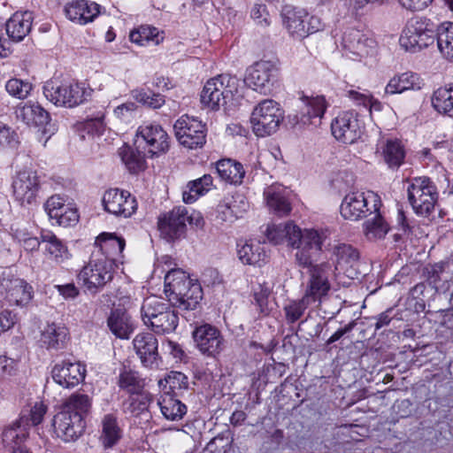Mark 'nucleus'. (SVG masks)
<instances>
[{"mask_svg": "<svg viewBox=\"0 0 453 453\" xmlns=\"http://www.w3.org/2000/svg\"><path fill=\"white\" fill-rule=\"evenodd\" d=\"M100 5L96 3H88L86 0H75L68 3L65 7L66 17L73 22L85 25L95 19L100 13Z\"/></svg>", "mask_w": 453, "mask_h": 453, "instance_id": "c756f323", "label": "nucleus"}, {"mask_svg": "<svg viewBox=\"0 0 453 453\" xmlns=\"http://www.w3.org/2000/svg\"><path fill=\"white\" fill-rule=\"evenodd\" d=\"M158 386L165 391V394L170 392V395H177V390L188 388V380L184 373L172 371L164 380H160L158 381Z\"/></svg>", "mask_w": 453, "mask_h": 453, "instance_id": "3c124183", "label": "nucleus"}, {"mask_svg": "<svg viewBox=\"0 0 453 453\" xmlns=\"http://www.w3.org/2000/svg\"><path fill=\"white\" fill-rule=\"evenodd\" d=\"M125 245V240L115 234L102 233L96 237L91 254L99 255V258L111 260L117 265L122 257Z\"/></svg>", "mask_w": 453, "mask_h": 453, "instance_id": "393cba45", "label": "nucleus"}, {"mask_svg": "<svg viewBox=\"0 0 453 453\" xmlns=\"http://www.w3.org/2000/svg\"><path fill=\"white\" fill-rule=\"evenodd\" d=\"M27 435L25 425H22L21 420L17 421L4 430L3 442L5 445L19 444L27 438Z\"/></svg>", "mask_w": 453, "mask_h": 453, "instance_id": "5fc2aeb1", "label": "nucleus"}, {"mask_svg": "<svg viewBox=\"0 0 453 453\" xmlns=\"http://www.w3.org/2000/svg\"><path fill=\"white\" fill-rule=\"evenodd\" d=\"M104 112L100 111L94 117H88L86 120L87 128H92L97 134L103 133L104 130Z\"/></svg>", "mask_w": 453, "mask_h": 453, "instance_id": "69168bd1", "label": "nucleus"}, {"mask_svg": "<svg viewBox=\"0 0 453 453\" xmlns=\"http://www.w3.org/2000/svg\"><path fill=\"white\" fill-rule=\"evenodd\" d=\"M213 178L211 174H204L201 178L189 181L187 185L188 190L182 194L186 203H193L200 196L207 193L212 187Z\"/></svg>", "mask_w": 453, "mask_h": 453, "instance_id": "09e8293b", "label": "nucleus"}, {"mask_svg": "<svg viewBox=\"0 0 453 453\" xmlns=\"http://www.w3.org/2000/svg\"><path fill=\"white\" fill-rule=\"evenodd\" d=\"M267 206L279 216H286L291 211V204L279 187H269L265 190Z\"/></svg>", "mask_w": 453, "mask_h": 453, "instance_id": "a19ab883", "label": "nucleus"}, {"mask_svg": "<svg viewBox=\"0 0 453 453\" xmlns=\"http://www.w3.org/2000/svg\"><path fill=\"white\" fill-rule=\"evenodd\" d=\"M311 305L312 303L303 296L300 299L290 300L283 308L287 323L294 324L299 320Z\"/></svg>", "mask_w": 453, "mask_h": 453, "instance_id": "603ef678", "label": "nucleus"}, {"mask_svg": "<svg viewBox=\"0 0 453 453\" xmlns=\"http://www.w3.org/2000/svg\"><path fill=\"white\" fill-rule=\"evenodd\" d=\"M331 129L338 141L347 144L354 143L362 134L357 114L350 111L340 113L332 122Z\"/></svg>", "mask_w": 453, "mask_h": 453, "instance_id": "4be33fe9", "label": "nucleus"}, {"mask_svg": "<svg viewBox=\"0 0 453 453\" xmlns=\"http://www.w3.org/2000/svg\"><path fill=\"white\" fill-rule=\"evenodd\" d=\"M229 202L228 204L232 208L237 219L242 218L243 214L249 210L250 203L246 196L242 193H235L230 196H226Z\"/></svg>", "mask_w": 453, "mask_h": 453, "instance_id": "052dcab7", "label": "nucleus"}, {"mask_svg": "<svg viewBox=\"0 0 453 453\" xmlns=\"http://www.w3.org/2000/svg\"><path fill=\"white\" fill-rule=\"evenodd\" d=\"M92 405L91 398L82 393L72 394L63 403L62 409L70 414L80 416L81 420L89 413Z\"/></svg>", "mask_w": 453, "mask_h": 453, "instance_id": "a18cd8bd", "label": "nucleus"}, {"mask_svg": "<svg viewBox=\"0 0 453 453\" xmlns=\"http://www.w3.org/2000/svg\"><path fill=\"white\" fill-rule=\"evenodd\" d=\"M32 21V12H15L6 22V33L10 39L16 42L22 41L30 32Z\"/></svg>", "mask_w": 453, "mask_h": 453, "instance_id": "72a5a7b5", "label": "nucleus"}, {"mask_svg": "<svg viewBox=\"0 0 453 453\" xmlns=\"http://www.w3.org/2000/svg\"><path fill=\"white\" fill-rule=\"evenodd\" d=\"M119 156L122 162L131 173H138L146 168V157L149 154H144L142 149H133L129 146H123L119 149Z\"/></svg>", "mask_w": 453, "mask_h": 453, "instance_id": "ea45409f", "label": "nucleus"}, {"mask_svg": "<svg viewBox=\"0 0 453 453\" xmlns=\"http://www.w3.org/2000/svg\"><path fill=\"white\" fill-rule=\"evenodd\" d=\"M134 349L145 367L153 368L158 358L157 339L151 333L138 334L133 340Z\"/></svg>", "mask_w": 453, "mask_h": 453, "instance_id": "c85d7f7f", "label": "nucleus"}, {"mask_svg": "<svg viewBox=\"0 0 453 453\" xmlns=\"http://www.w3.org/2000/svg\"><path fill=\"white\" fill-rule=\"evenodd\" d=\"M98 257L91 254L88 263L78 274L79 280L91 294L98 293L112 280L117 267L111 260Z\"/></svg>", "mask_w": 453, "mask_h": 453, "instance_id": "423d86ee", "label": "nucleus"}, {"mask_svg": "<svg viewBox=\"0 0 453 453\" xmlns=\"http://www.w3.org/2000/svg\"><path fill=\"white\" fill-rule=\"evenodd\" d=\"M424 86L420 76L413 72H405L392 77L385 88V94H401L407 90H419Z\"/></svg>", "mask_w": 453, "mask_h": 453, "instance_id": "473e14b6", "label": "nucleus"}, {"mask_svg": "<svg viewBox=\"0 0 453 453\" xmlns=\"http://www.w3.org/2000/svg\"><path fill=\"white\" fill-rule=\"evenodd\" d=\"M431 102L439 113L453 116V83L437 88L433 93Z\"/></svg>", "mask_w": 453, "mask_h": 453, "instance_id": "37998d69", "label": "nucleus"}, {"mask_svg": "<svg viewBox=\"0 0 453 453\" xmlns=\"http://www.w3.org/2000/svg\"><path fill=\"white\" fill-rule=\"evenodd\" d=\"M157 404L163 416L168 420H180L187 412L186 405L170 395V392L162 395Z\"/></svg>", "mask_w": 453, "mask_h": 453, "instance_id": "79ce46f5", "label": "nucleus"}, {"mask_svg": "<svg viewBox=\"0 0 453 453\" xmlns=\"http://www.w3.org/2000/svg\"><path fill=\"white\" fill-rule=\"evenodd\" d=\"M382 205L380 196L372 191L350 192L341 203L342 216L349 220H359L369 214L378 211Z\"/></svg>", "mask_w": 453, "mask_h": 453, "instance_id": "9d476101", "label": "nucleus"}, {"mask_svg": "<svg viewBox=\"0 0 453 453\" xmlns=\"http://www.w3.org/2000/svg\"><path fill=\"white\" fill-rule=\"evenodd\" d=\"M271 292V288L265 283L258 284L254 288V300L258 311L263 315H268L272 310L268 301Z\"/></svg>", "mask_w": 453, "mask_h": 453, "instance_id": "4d7b16f0", "label": "nucleus"}, {"mask_svg": "<svg viewBox=\"0 0 453 453\" xmlns=\"http://www.w3.org/2000/svg\"><path fill=\"white\" fill-rule=\"evenodd\" d=\"M5 89L10 96L19 99H25L33 89V85L28 81L13 78L6 82Z\"/></svg>", "mask_w": 453, "mask_h": 453, "instance_id": "6e6d98bb", "label": "nucleus"}, {"mask_svg": "<svg viewBox=\"0 0 453 453\" xmlns=\"http://www.w3.org/2000/svg\"><path fill=\"white\" fill-rule=\"evenodd\" d=\"M12 188L14 199L20 205L34 204L41 189L40 176L31 169L19 171L12 177Z\"/></svg>", "mask_w": 453, "mask_h": 453, "instance_id": "dca6fc26", "label": "nucleus"}, {"mask_svg": "<svg viewBox=\"0 0 453 453\" xmlns=\"http://www.w3.org/2000/svg\"><path fill=\"white\" fill-rule=\"evenodd\" d=\"M281 16L285 28L296 40L303 39L322 27L319 18L309 16L305 10L291 5L283 7Z\"/></svg>", "mask_w": 453, "mask_h": 453, "instance_id": "ddd939ff", "label": "nucleus"}, {"mask_svg": "<svg viewBox=\"0 0 453 453\" xmlns=\"http://www.w3.org/2000/svg\"><path fill=\"white\" fill-rule=\"evenodd\" d=\"M435 38L440 52L448 59L453 60V22L441 23L435 29Z\"/></svg>", "mask_w": 453, "mask_h": 453, "instance_id": "49530a36", "label": "nucleus"}, {"mask_svg": "<svg viewBox=\"0 0 453 453\" xmlns=\"http://www.w3.org/2000/svg\"><path fill=\"white\" fill-rule=\"evenodd\" d=\"M134 98L150 108L157 109L165 104V97L160 94H155L145 91L143 89H136L133 91Z\"/></svg>", "mask_w": 453, "mask_h": 453, "instance_id": "bf43d9fd", "label": "nucleus"}, {"mask_svg": "<svg viewBox=\"0 0 453 453\" xmlns=\"http://www.w3.org/2000/svg\"><path fill=\"white\" fill-rule=\"evenodd\" d=\"M225 197L217 206V219L224 222H233L237 219L236 215L232 211L231 206Z\"/></svg>", "mask_w": 453, "mask_h": 453, "instance_id": "e2e57ef3", "label": "nucleus"}, {"mask_svg": "<svg viewBox=\"0 0 453 453\" xmlns=\"http://www.w3.org/2000/svg\"><path fill=\"white\" fill-rule=\"evenodd\" d=\"M16 323V315L5 310L0 313V334L11 329Z\"/></svg>", "mask_w": 453, "mask_h": 453, "instance_id": "774afa93", "label": "nucleus"}, {"mask_svg": "<svg viewBox=\"0 0 453 453\" xmlns=\"http://www.w3.org/2000/svg\"><path fill=\"white\" fill-rule=\"evenodd\" d=\"M42 93L56 106L73 108L85 102L91 90L79 83H58L50 80L44 83Z\"/></svg>", "mask_w": 453, "mask_h": 453, "instance_id": "1a4fd4ad", "label": "nucleus"}, {"mask_svg": "<svg viewBox=\"0 0 453 453\" xmlns=\"http://www.w3.org/2000/svg\"><path fill=\"white\" fill-rule=\"evenodd\" d=\"M119 386L132 395H138L143 388V380L136 372L124 370L119 376Z\"/></svg>", "mask_w": 453, "mask_h": 453, "instance_id": "864d4df0", "label": "nucleus"}, {"mask_svg": "<svg viewBox=\"0 0 453 453\" xmlns=\"http://www.w3.org/2000/svg\"><path fill=\"white\" fill-rule=\"evenodd\" d=\"M384 162L390 168H398L405 157V150L402 142L397 139H388L380 144Z\"/></svg>", "mask_w": 453, "mask_h": 453, "instance_id": "58836bf2", "label": "nucleus"}, {"mask_svg": "<svg viewBox=\"0 0 453 453\" xmlns=\"http://www.w3.org/2000/svg\"><path fill=\"white\" fill-rule=\"evenodd\" d=\"M150 403V397L147 395H141L131 396L129 400L125 403V411L133 416H139L148 411Z\"/></svg>", "mask_w": 453, "mask_h": 453, "instance_id": "13d9d810", "label": "nucleus"}, {"mask_svg": "<svg viewBox=\"0 0 453 453\" xmlns=\"http://www.w3.org/2000/svg\"><path fill=\"white\" fill-rule=\"evenodd\" d=\"M342 46L347 56L363 58L370 54L374 47V41L367 38L360 30L350 27L342 34Z\"/></svg>", "mask_w": 453, "mask_h": 453, "instance_id": "cd10ccee", "label": "nucleus"}, {"mask_svg": "<svg viewBox=\"0 0 453 453\" xmlns=\"http://www.w3.org/2000/svg\"><path fill=\"white\" fill-rule=\"evenodd\" d=\"M44 211L51 220L61 226H70L79 221L77 209L71 203H66L60 195H53L44 203Z\"/></svg>", "mask_w": 453, "mask_h": 453, "instance_id": "412c9836", "label": "nucleus"}, {"mask_svg": "<svg viewBox=\"0 0 453 453\" xmlns=\"http://www.w3.org/2000/svg\"><path fill=\"white\" fill-rule=\"evenodd\" d=\"M397 228L401 233H397L394 234V239L395 242H398L403 235H409L411 233V227L410 226L406 216L402 209H399L397 211Z\"/></svg>", "mask_w": 453, "mask_h": 453, "instance_id": "0e129e2a", "label": "nucleus"}, {"mask_svg": "<svg viewBox=\"0 0 453 453\" xmlns=\"http://www.w3.org/2000/svg\"><path fill=\"white\" fill-rule=\"evenodd\" d=\"M33 297V288L23 279L4 271L0 275V309L4 305L26 306Z\"/></svg>", "mask_w": 453, "mask_h": 453, "instance_id": "f8f14e48", "label": "nucleus"}, {"mask_svg": "<svg viewBox=\"0 0 453 453\" xmlns=\"http://www.w3.org/2000/svg\"><path fill=\"white\" fill-rule=\"evenodd\" d=\"M238 89V80L229 74H219L205 83L201 102L211 110H219L233 99Z\"/></svg>", "mask_w": 453, "mask_h": 453, "instance_id": "6e6552de", "label": "nucleus"}, {"mask_svg": "<svg viewBox=\"0 0 453 453\" xmlns=\"http://www.w3.org/2000/svg\"><path fill=\"white\" fill-rule=\"evenodd\" d=\"M173 129L178 142L188 150L200 149L206 142V127L197 119L183 115L177 119Z\"/></svg>", "mask_w": 453, "mask_h": 453, "instance_id": "2eb2a0df", "label": "nucleus"}, {"mask_svg": "<svg viewBox=\"0 0 453 453\" xmlns=\"http://www.w3.org/2000/svg\"><path fill=\"white\" fill-rule=\"evenodd\" d=\"M134 145L153 157L168 150L169 136L160 125L145 123L137 129Z\"/></svg>", "mask_w": 453, "mask_h": 453, "instance_id": "4468645a", "label": "nucleus"}, {"mask_svg": "<svg viewBox=\"0 0 453 453\" xmlns=\"http://www.w3.org/2000/svg\"><path fill=\"white\" fill-rule=\"evenodd\" d=\"M325 233L326 238H327L326 233ZM326 239L322 244L326 249L332 250L331 260L334 264L333 271L336 275V273L345 271L348 273L349 267H353L359 258L358 251L354 249L351 245L345 243H326Z\"/></svg>", "mask_w": 453, "mask_h": 453, "instance_id": "bb28decb", "label": "nucleus"}, {"mask_svg": "<svg viewBox=\"0 0 453 453\" xmlns=\"http://www.w3.org/2000/svg\"><path fill=\"white\" fill-rule=\"evenodd\" d=\"M86 368L79 362L62 361L55 365L51 374L53 380L63 388L79 385L85 378Z\"/></svg>", "mask_w": 453, "mask_h": 453, "instance_id": "b1692460", "label": "nucleus"}, {"mask_svg": "<svg viewBox=\"0 0 453 453\" xmlns=\"http://www.w3.org/2000/svg\"><path fill=\"white\" fill-rule=\"evenodd\" d=\"M372 213L374 217L364 223L365 234L369 240L383 239L390 230L389 224L380 212V209Z\"/></svg>", "mask_w": 453, "mask_h": 453, "instance_id": "de8ad7c7", "label": "nucleus"}, {"mask_svg": "<svg viewBox=\"0 0 453 453\" xmlns=\"http://www.w3.org/2000/svg\"><path fill=\"white\" fill-rule=\"evenodd\" d=\"M434 40V24L427 18L414 17L407 21L399 43L405 51L416 53L433 45Z\"/></svg>", "mask_w": 453, "mask_h": 453, "instance_id": "20e7f679", "label": "nucleus"}, {"mask_svg": "<svg viewBox=\"0 0 453 453\" xmlns=\"http://www.w3.org/2000/svg\"><path fill=\"white\" fill-rule=\"evenodd\" d=\"M41 242L45 254L57 264L64 263L71 257L66 243L49 230L41 231Z\"/></svg>", "mask_w": 453, "mask_h": 453, "instance_id": "2f4dec72", "label": "nucleus"}, {"mask_svg": "<svg viewBox=\"0 0 453 453\" xmlns=\"http://www.w3.org/2000/svg\"><path fill=\"white\" fill-rule=\"evenodd\" d=\"M197 349L204 356L215 357L225 349V340L220 331L211 324L196 326L192 333Z\"/></svg>", "mask_w": 453, "mask_h": 453, "instance_id": "a211bd4d", "label": "nucleus"}, {"mask_svg": "<svg viewBox=\"0 0 453 453\" xmlns=\"http://www.w3.org/2000/svg\"><path fill=\"white\" fill-rule=\"evenodd\" d=\"M130 41L141 46L157 45L163 40L159 30L150 26H141L130 33Z\"/></svg>", "mask_w": 453, "mask_h": 453, "instance_id": "8fccbe9b", "label": "nucleus"}, {"mask_svg": "<svg viewBox=\"0 0 453 453\" xmlns=\"http://www.w3.org/2000/svg\"><path fill=\"white\" fill-rule=\"evenodd\" d=\"M68 335L67 327L53 322L47 324L42 330L40 342L49 350H59L66 346L69 340Z\"/></svg>", "mask_w": 453, "mask_h": 453, "instance_id": "7c9ffc66", "label": "nucleus"}, {"mask_svg": "<svg viewBox=\"0 0 453 453\" xmlns=\"http://www.w3.org/2000/svg\"><path fill=\"white\" fill-rule=\"evenodd\" d=\"M16 116L27 126H44L50 120V113L39 104L32 102L18 107Z\"/></svg>", "mask_w": 453, "mask_h": 453, "instance_id": "e433bc0d", "label": "nucleus"}, {"mask_svg": "<svg viewBox=\"0 0 453 453\" xmlns=\"http://www.w3.org/2000/svg\"><path fill=\"white\" fill-rule=\"evenodd\" d=\"M85 426V421L80 416L70 414L64 409L53 418L54 431L65 441L77 440L83 434Z\"/></svg>", "mask_w": 453, "mask_h": 453, "instance_id": "5701e85b", "label": "nucleus"}, {"mask_svg": "<svg viewBox=\"0 0 453 453\" xmlns=\"http://www.w3.org/2000/svg\"><path fill=\"white\" fill-rule=\"evenodd\" d=\"M215 168L219 178L230 184H241L245 176L242 165L230 158L219 160Z\"/></svg>", "mask_w": 453, "mask_h": 453, "instance_id": "4c0bfd02", "label": "nucleus"}, {"mask_svg": "<svg viewBox=\"0 0 453 453\" xmlns=\"http://www.w3.org/2000/svg\"><path fill=\"white\" fill-rule=\"evenodd\" d=\"M102 430L99 441L105 449L115 447L123 436L118 418L114 414L109 413L104 416L101 421Z\"/></svg>", "mask_w": 453, "mask_h": 453, "instance_id": "f704fd0d", "label": "nucleus"}, {"mask_svg": "<svg viewBox=\"0 0 453 453\" xmlns=\"http://www.w3.org/2000/svg\"><path fill=\"white\" fill-rule=\"evenodd\" d=\"M278 74L279 67L276 63L260 60L248 69L245 82L253 90L266 95L271 92Z\"/></svg>", "mask_w": 453, "mask_h": 453, "instance_id": "f3484780", "label": "nucleus"}, {"mask_svg": "<svg viewBox=\"0 0 453 453\" xmlns=\"http://www.w3.org/2000/svg\"><path fill=\"white\" fill-rule=\"evenodd\" d=\"M311 264L302 268L309 269V279L307 280L303 296L312 304L320 303L328 295L331 289L330 278L335 276L333 271V265L330 262H322L320 264Z\"/></svg>", "mask_w": 453, "mask_h": 453, "instance_id": "9b49d317", "label": "nucleus"}, {"mask_svg": "<svg viewBox=\"0 0 453 453\" xmlns=\"http://www.w3.org/2000/svg\"><path fill=\"white\" fill-rule=\"evenodd\" d=\"M135 110L136 104L132 102H127L116 107L114 109V114L118 119L127 120L132 117V114Z\"/></svg>", "mask_w": 453, "mask_h": 453, "instance_id": "338daca9", "label": "nucleus"}, {"mask_svg": "<svg viewBox=\"0 0 453 453\" xmlns=\"http://www.w3.org/2000/svg\"><path fill=\"white\" fill-rule=\"evenodd\" d=\"M165 294L173 306L183 311L196 309L203 298L201 285L180 269L171 270L165 276Z\"/></svg>", "mask_w": 453, "mask_h": 453, "instance_id": "f03ea898", "label": "nucleus"}, {"mask_svg": "<svg viewBox=\"0 0 453 453\" xmlns=\"http://www.w3.org/2000/svg\"><path fill=\"white\" fill-rule=\"evenodd\" d=\"M266 237L275 245L287 242L288 245L296 249L295 258L298 266L309 265L311 257L319 253L326 239L324 231L319 232L314 229L302 231L292 222L268 226Z\"/></svg>", "mask_w": 453, "mask_h": 453, "instance_id": "f257e3e1", "label": "nucleus"}, {"mask_svg": "<svg viewBox=\"0 0 453 453\" xmlns=\"http://www.w3.org/2000/svg\"><path fill=\"white\" fill-rule=\"evenodd\" d=\"M345 96L355 104L365 107L366 104L370 103L371 93L366 89L361 90L359 87L355 88L354 86L351 85L345 89Z\"/></svg>", "mask_w": 453, "mask_h": 453, "instance_id": "680f3d73", "label": "nucleus"}, {"mask_svg": "<svg viewBox=\"0 0 453 453\" xmlns=\"http://www.w3.org/2000/svg\"><path fill=\"white\" fill-rule=\"evenodd\" d=\"M283 119L284 111L273 99L262 100L254 107L250 116L252 130L259 137L274 134Z\"/></svg>", "mask_w": 453, "mask_h": 453, "instance_id": "0eeeda50", "label": "nucleus"}, {"mask_svg": "<svg viewBox=\"0 0 453 453\" xmlns=\"http://www.w3.org/2000/svg\"><path fill=\"white\" fill-rule=\"evenodd\" d=\"M301 100L302 105L296 115L297 122L303 125H319L328 106L325 96H303Z\"/></svg>", "mask_w": 453, "mask_h": 453, "instance_id": "a878e982", "label": "nucleus"}, {"mask_svg": "<svg viewBox=\"0 0 453 453\" xmlns=\"http://www.w3.org/2000/svg\"><path fill=\"white\" fill-rule=\"evenodd\" d=\"M103 205L109 213L123 218L132 216L137 209L135 197L128 191L119 188H110L104 192Z\"/></svg>", "mask_w": 453, "mask_h": 453, "instance_id": "aec40b11", "label": "nucleus"}, {"mask_svg": "<svg viewBox=\"0 0 453 453\" xmlns=\"http://www.w3.org/2000/svg\"><path fill=\"white\" fill-rule=\"evenodd\" d=\"M111 332L118 338L128 339L134 330V323L123 309H114L107 319Z\"/></svg>", "mask_w": 453, "mask_h": 453, "instance_id": "c9c22d12", "label": "nucleus"}, {"mask_svg": "<svg viewBox=\"0 0 453 453\" xmlns=\"http://www.w3.org/2000/svg\"><path fill=\"white\" fill-rule=\"evenodd\" d=\"M407 196L414 212L420 217H429L438 202V191L427 177H417L409 180Z\"/></svg>", "mask_w": 453, "mask_h": 453, "instance_id": "39448f33", "label": "nucleus"}, {"mask_svg": "<svg viewBox=\"0 0 453 453\" xmlns=\"http://www.w3.org/2000/svg\"><path fill=\"white\" fill-rule=\"evenodd\" d=\"M190 218L188 210L183 206L174 207L172 211L158 218V230L161 235L167 241L180 239L185 234L186 222Z\"/></svg>", "mask_w": 453, "mask_h": 453, "instance_id": "6ab92c4d", "label": "nucleus"}, {"mask_svg": "<svg viewBox=\"0 0 453 453\" xmlns=\"http://www.w3.org/2000/svg\"><path fill=\"white\" fill-rule=\"evenodd\" d=\"M238 257L244 265H261L266 259V253L259 242L238 244Z\"/></svg>", "mask_w": 453, "mask_h": 453, "instance_id": "c03bdc74", "label": "nucleus"}, {"mask_svg": "<svg viewBox=\"0 0 453 453\" xmlns=\"http://www.w3.org/2000/svg\"><path fill=\"white\" fill-rule=\"evenodd\" d=\"M141 317L143 323L158 334L173 332L179 322L178 315L172 306L155 296L144 299Z\"/></svg>", "mask_w": 453, "mask_h": 453, "instance_id": "7ed1b4c3", "label": "nucleus"}]
</instances>
